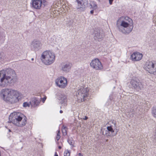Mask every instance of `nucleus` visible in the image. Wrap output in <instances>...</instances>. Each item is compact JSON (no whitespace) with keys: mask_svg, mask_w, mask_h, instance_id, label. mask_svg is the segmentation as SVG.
Instances as JSON below:
<instances>
[{"mask_svg":"<svg viewBox=\"0 0 156 156\" xmlns=\"http://www.w3.org/2000/svg\"><path fill=\"white\" fill-rule=\"evenodd\" d=\"M70 153L68 150H65L64 152V156H70Z\"/></svg>","mask_w":156,"mask_h":156,"instance_id":"412c9836","label":"nucleus"},{"mask_svg":"<svg viewBox=\"0 0 156 156\" xmlns=\"http://www.w3.org/2000/svg\"><path fill=\"white\" fill-rule=\"evenodd\" d=\"M60 138V135L57 136L56 139L57 141H58L59 139Z\"/></svg>","mask_w":156,"mask_h":156,"instance_id":"a878e982","label":"nucleus"},{"mask_svg":"<svg viewBox=\"0 0 156 156\" xmlns=\"http://www.w3.org/2000/svg\"><path fill=\"white\" fill-rule=\"evenodd\" d=\"M41 101L43 103H44L46 99V96L44 97L43 98H41Z\"/></svg>","mask_w":156,"mask_h":156,"instance_id":"b1692460","label":"nucleus"},{"mask_svg":"<svg viewBox=\"0 0 156 156\" xmlns=\"http://www.w3.org/2000/svg\"><path fill=\"white\" fill-rule=\"evenodd\" d=\"M87 119L88 117L86 116H85V118H83V120H87Z\"/></svg>","mask_w":156,"mask_h":156,"instance_id":"c756f323","label":"nucleus"},{"mask_svg":"<svg viewBox=\"0 0 156 156\" xmlns=\"http://www.w3.org/2000/svg\"><path fill=\"white\" fill-rule=\"evenodd\" d=\"M68 142L69 144H70V145H73V142L69 140H68Z\"/></svg>","mask_w":156,"mask_h":156,"instance_id":"393cba45","label":"nucleus"},{"mask_svg":"<svg viewBox=\"0 0 156 156\" xmlns=\"http://www.w3.org/2000/svg\"><path fill=\"white\" fill-rule=\"evenodd\" d=\"M130 83L132 86L135 88L137 87L139 85V83L134 79H132L131 80L130 82Z\"/></svg>","mask_w":156,"mask_h":156,"instance_id":"f3484780","label":"nucleus"},{"mask_svg":"<svg viewBox=\"0 0 156 156\" xmlns=\"http://www.w3.org/2000/svg\"><path fill=\"white\" fill-rule=\"evenodd\" d=\"M79 156H83V155L80 154L79 153Z\"/></svg>","mask_w":156,"mask_h":156,"instance_id":"2f4dec72","label":"nucleus"},{"mask_svg":"<svg viewBox=\"0 0 156 156\" xmlns=\"http://www.w3.org/2000/svg\"><path fill=\"white\" fill-rule=\"evenodd\" d=\"M30 46L32 50L36 51L41 48L42 44L39 40L35 39L31 42Z\"/></svg>","mask_w":156,"mask_h":156,"instance_id":"9d476101","label":"nucleus"},{"mask_svg":"<svg viewBox=\"0 0 156 156\" xmlns=\"http://www.w3.org/2000/svg\"><path fill=\"white\" fill-rule=\"evenodd\" d=\"M56 85L61 89H64L68 85L67 79L63 76L57 78L55 80Z\"/></svg>","mask_w":156,"mask_h":156,"instance_id":"0eeeda50","label":"nucleus"},{"mask_svg":"<svg viewBox=\"0 0 156 156\" xmlns=\"http://www.w3.org/2000/svg\"><path fill=\"white\" fill-rule=\"evenodd\" d=\"M9 132H11V131L10 129H9Z\"/></svg>","mask_w":156,"mask_h":156,"instance_id":"58836bf2","label":"nucleus"},{"mask_svg":"<svg viewBox=\"0 0 156 156\" xmlns=\"http://www.w3.org/2000/svg\"><path fill=\"white\" fill-rule=\"evenodd\" d=\"M109 2L110 5H111L112 3V2H113V0H109Z\"/></svg>","mask_w":156,"mask_h":156,"instance_id":"bb28decb","label":"nucleus"},{"mask_svg":"<svg viewBox=\"0 0 156 156\" xmlns=\"http://www.w3.org/2000/svg\"><path fill=\"white\" fill-rule=\"evenodd\" d=\"M76 97H77V94H76Z\"/></svg>","mask_w":156,"mask_h":156,"instance_id":"ea45409f","label":"nucleus"},{"mask_svg":"<svg viewBox=\"0 0 156 156\" xmlns=\"http://www.w3.org/2000/svg\"><path fill=\"white\" fill-rule=\"evenodd\" d=\"M71 66L72 65L69 62H64L61 64V69L62 71L67 73L70 71Z\"/></svg>","mask_w":156,"mask_h":156,"instance_id":"f8f14e48","label":"nucleus"},{"mask_svg":"<svg viewBox=\"0 0 156 156\" xmlns=\"http://www.w3.org/2000/svg\"><path fill=\"white\" fill-rule=\"evenodd\" d=\"M57 98L59 100L60 103L62 105L63 104L64 106L66 105L67 97L66 95L62 93H59Z\"/></svg>","mask_w":156,"mask_h":156,"instance_id":"4468645a","label":"nucleus"},{"mask_svg":"<svg viewBox=\"0 0 156 156\" xmlns=\"http://www.w3.org/2000/svg\"><path fill=\"white\" fill-rule=\"evenodd\" d=\"M143 55L139 52H135L133 53L131 55V58L132 61H138L140 60L142 58Z\"/></svg>","mask_w":156,"mask_h":156,"instance_id":"ddd939ff","label":"nucleus"},{"mask_svg":"<svg viewBox=\"0 0 156 156\" xmlns=\"http://www.w3.org/2000/svg\"><path fill=\"white\" fill-rule=\"evenodd\" d=\"M58 156V154H56V152L55 153V156Z\"/></svg>","mask_w":156,"mask_h":156,"instance_id":"72a5a7b5","label":"nucleus"},{"mask_svg":"<svg viewBox=\"0 0 156 156\" xmlns=\"http://www.w3.org/2000/svg\"><path fill=\"white\" fill-rule=\"evenodd\" d=\"M40 100L37 98L34 97L32 98L30 101L31 105L32 107H35L39 105Z\"/></svg>","mask_w":156,"mask_h":156,"instance_id":"2eb2a0df","label":"nucleus"},{"mask_svg":"<svg viewBox=\"0 0 156 156\" xmlns=\"http://www.w3.org/2000/svg\"><path fill=\"white\" fill-rule=\"evenodd\" d=\"M9 123H12L19 127L25 126L27 121L26 117L23 115L16 112L11 113L9 116Z\"/></svg>","mask_w":156,"mask_h":156,"instance_id":"20e7f679","label":"nucleus"},{"mask_svg":"<svg viewBox=\"0 0 156 156\" xmlns=\"http://www.w3.org/2000/svg\"><path fill=\"white\" fill-rule=\"evenodd\" d=\"M90 13L91 14H93L94 13V10H92L90 11Z\"/></svg>","mask_w":156,"mask_h":156,"instance_id":"7c9ffc66","label":"nucleus"},{"mask_svg":"<svg viewBox=\"0 0 156 156\" xmlns=\"http://www.w3.org/2000/svg\"><path fill=\"white\" fill-rule=\"evenodd\" d=\"M41 58L44 64L45 65H50L54 62L55 55L52 52L47 50L42 53Z\"/></svg>","mask_w":156,"mask_h":156,"instance_id":"39448f33","label":"nucleus"},{"mask_svg":"<svg viewBox=\"0 0 156 156\" xmlns=\"http://www.w3.org/2000/svg\"><path fill=\"white\" fill-rule=\"evenodd\" d=\"M90 66L96 70H100L103 68V66L99 60L95 58L92 60L90 63Z\"/></svg>","mask_w":156,"mask_h":156,"instance_id":"9b49d317","label":"nucleus"},{"mask_svg":"<svg viewBox=\"0 0 156 156\" xmlns=\"http://www.w3.org/2000/svg\"><path fill=\"white\" fill-rule=\"evenodd\" d=\"M73 121L71 123V125L73 126H75V128H76L77 129L78 127L77 125V120L74 117L73 118Z\"/></svg>","mask_w":156,"mask_h":156,"instance_id":"a211bd4d","label":"nucleus"},{"mask_svg":"<svg viewBox=\"0 0 156 156\" xmlns=\"http://www.w3.org/2000/svg\"><path fill=\"white\" fill-rule=\"evenodd\" d=\"M98 34H97V35H96V37L98 38V39H99V38H101V37H100L98 36Z\"/></svg>","mask_w":156,"mask_h":156,"instance_id":"c85d7f7f","label":"nucleus"},{"mask_svg":"<svg viewBox=\"0 0 156 156\" xmlns=\"http://www.w3.org/2000/svg\"><path fill=\"white\" fill-rule=\"evenodd\" d=\"M34 60V59L33 58H31V60H32V61H33V60Z\"/></svg>","mask_w":156,"mask_h":156,"instance_id":"e433bc0d","label":"nucleus"},{"mask_svg":"<svg viewBox=\"0 0 156 156\" xmlns=\"http://www.w3.org/2000/svg\"><path fill=\"white\" fill-rule=\"evenodd\" d=\"M78 3H79V4H81L80 2L79 1Z\"/></svg>","mask_w":156,"mask_h":156,"instance_id":"c9c22d12","label":"nucleus"},{"mask_svg":"<svg viewBox=\"0 0 156 156\" xmlns=\"http://www.w3.org/2000/svg\"><path fill=\"white\" fill-rule=\"evenodd\" d=\"M17 81L16 74L14 71L10 68L0 71V87H9Z\"/></svg>","mask_w":156,"mask_h":156,"instance_id":"f257e3e1","label":"nucleus"},{"mask_svg":"<svg viewBox=\"0 0 156 156\" xmlns=\"http://www.w3.org/2000/svg\"><path fill=\"white\" fill-rule=\"evenodd\" d=\"M0 95L4 101L15 104L21 101L23 98V94L20 91L11 88L2 89Z\"/></svg>","mask_w":156,"mask_h":156,"instance_id":"f03ea898","label":"nucleus"},{"mask_svg":"<svg viewBox=\"0 0 156 156\" xmlns=\"http://www.w3.org/2000/svg\"><path fill=\"white\" fill-rule=\"evenodd\" d=\"M32 7L36 9H40L43 4L45 5L47 4L46 0H32Z\"/></svg>","mask_w":156,"mask_h":156,"instance_id":"1a4fd4ad","label":"nucleus"},{"mask_svg":"<svg viewBox=\"0 0 156 156\" xmlns=\"http://www.w3.org/2000/svg\"><path fill=\"white\" fill-rule=\"evenodd\" d=\"M152 113L153 116L156 118V108H154L152 111Z\"/></svg>","mask_w":156,"mask_h":156,"instance_id":"4be33fe9","label":"nucleus"},{"mask_svg":"<svg viewBox=\"0 0 156 156\" xmlns=\"http://www.w3.org/2000/svg\"><path fill=\"white\" fill-rule=\"evenodd\" d=\"M60 131H59V130H58L57 136L60 135Z\"/></svg>","mask_w":156,"mask_h":156,"instance_id":"cd10ccee","label":"nucleus"},{"mask_svg":"<svg viewBox=\"0 0 156 156\" xmlns=\"http://www.w3.org/2000/svg\"><path fill=\"white\" fill-rule=\"evenodd\" d=\"M62 112H63V111H62V110H61L60 111V113H62Z\"/></svg>","mask_w":156,"mask_h":156,"instance_id":"473e14b6","label":"nucleus"},{"mask_svg":"<svg viewBox=\"0 0 156 156\" xmlns=\"http://www.w3.org/2000/svg\"><path fill=\"white\" fill-rule=\"evenodd\" d=\"M62 132L63 134V135L64 136L66 135V129H65V128H63L62 129Z\"/></svg>","mask_w":156,"mask_h":156,"instance_id":"5701e85b","label":"nucleus"},{"mask_svg":"<svg viewBox=\"0 0 156 156\" xmlns=\"http://www.w3.org/2000/svg\"><path fill=\"white\" fill-rule=\"evenodd\" d=\"M145 70L151 73L156 74V66L152 62H147L144 66Z\"/></svg>","mask_w":156,"mask_h":156,"instance_id":"6e6552de","label":"nucleus"},{"mask_svg":"<svg viewBox=\"0 0 156 156\" xmlns=\"http://www.w3.org/2000/svg\"><path fill=\"white\" fill-rule=\"evenodd\" d=\"M89 90L88 87H84L79 90V95L80 96L79 102L84 101L89 99Z\"/></svg>","mask_w":156,"mask_h":156,"instance_id":"423d86ee","label":"nucleus"},{"mask_svg":"<svg viewBox=\"0 0 156 156\" xmlns=\"http://www.w3.org/2000/svg\"><path fill=\"white\" fill-rule=\"evenodd\" d=\"M31 105L30 101L29 102H25L23 103V106L24 107H29Z\"/></svg>","mask_w":156,"mask_h":156,"instance_id":"aec40b11","label":"nucleus"},{"mask_svg":"<svg viewBox=\"0 0 156 156\" xmlns=\"http://www.w3.org/2000/svg\"><path fill=\"white\" fill-rule=\"evenodd\" d=\"M58 148L59 149H61V146H59Z\"/></svg>","mask_w":156,"mask_h":156,"instance_id":"f704fd0d","label":"nucleus"},{"mask_svg":"<svg viewBox=\"0 0 156 156\" xmlns=\"http://www.w3.org/2000/svg\"><path fill=\"white\" fill-rule=\"evenodd\" d=\"M90 5L91 7L93 9H96L97 8L96 3L92 1L90 2Z\"/></svg>","mask_w":156,"mask_h":156,"instance_id":"6ab92c4d","label":"nucleus"},{"mask_svg":"<svg viewBox=\"0 0 156 156\" xmlns=\"http://www.w3.org/2000/svg\"><path fill=\"white\" fill-rule=\"evenodd\" d=\"M116 25L119 31L125 34L130 33L133 27L132 20L125 16H122L118 19Z\"/></svg>","mask_w":156,"mask_h":156,"instance_id":"7ed1b4c3","label":"nucleus"},{"mask_svg":"<svg viewBox=\"0 0 156 156\" xmlns=\"http://www.w3.org/2000/svg\"><path fill=\"white\" fill-rule=\"evenodd\" d=\"M108 131L106 133V134L108 136H115L116 134L114 133V130L112 128V126H110L107 127Z\"/></svg>","mask_w":156,"mask_h":156,"instance_id":"dca6fc26","label":"nucleus"},{"mask_svg":"<svg viewBox=\"0 0 156 156\" xmlns=\"http://www.w3.org/2000/svg\"><path fill=\"white\" fill-rule=\"evenodd\" d=\"M76 1L78 3V0H76Z\"/></svg>","mask_w":156,"mask_h":156,"instance_id":"4c0bfd02","label":"nucleus"}]
</instances>
